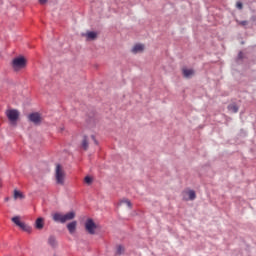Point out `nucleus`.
Masks as SVG:
<instances>
[{
    "label": "nucleus",
    "instance_id": "2eb2a0df",
    "mask_svg": "<svg viewBox=\"0 0 256 256\" xmlns=\"http://www.w3.org/2000/svg\"><path fill=\"white\" fill-rule=\"evenodd\" d=\"M187 195H188L189 201H195L197 197L196 192L194 190L187 191Z\"/></svg>",
    "mask_w": 256,
    "mask_h": 256
},
{
    "label": "nucleus",
    "instance_id": "a211bd4d",
    "mask_svg": "<svg viewBox=\"0 0 256 256\" xmlns=\"http://www.w3.org/2000/svg\"><path fill=\"white\" fill-rule=\"evenodd\" d=\"M86 37L88 40H95L97 38L96 32H87Z\"/></svg>",
    "mask_w": 256,
    "mask_h": 256
},
{
    "label": "nucleus",
    "instance_id": "1a4fd4ad",
    "mask_svg": "<svg viewBox=\"0 0 256 256\" xmlns=\"http://www.w3.org/2000/svg\"><path fill=\"white\" fill-rule=\"evenodd\" d=\"M44 228V218L39 217L35 221V229H43Z\"/></svg>",
    "mask_w": 256,
    "mask_h": 256
},
{
    "label": "nucleus",
    "instance_id": "39448f33",
    "mask_svg": "<svg viewBox=\"0 0 256 256\" xmlns=\"http://www.w3.org/2000/svg\"><path fill=\"white\" fill-rule=\"evenodd\" d=\"M85 229H86L87 233H89V235H95L97 225H96V223L94 222L93 219H87L86 220Z\"/></svg>",
    "mask_w": 256,
    "mask_h": 256
},
{
    "label": "nucleus",
    "instance_id": "9b49d317",
    "mask_svg": "<svg viewBox=\"0 0 256 256\" xmlns=\"http://www.w3.org/2000/svg\"><path fill=\"white\" fill-rule=\"evenodd\" d=\"M125 251H126V249H125L124 246L118 245V246L116 247L115 256H122V255L125 254Z\"/></svg>",
    "mask_w": 256,
    "mask_h": 256
},
{
    "label": "nucleus",
    "instance_id": "bb28decb",
    "mask_svg": "<svg viewBox=\"0 0 256 256\" xmlns=\"http://www.w3.org/2000/svg\"><path fill=\"white\" fill-rule=\"evenodd\" d=\"M4 201H5V202L10 201V198H9V197H6V198H4Z\"/></svg>",
    "mask_w": 256,
    "mask_h": 256
},
{
    "label": "nucleus",
    "instance_id": "6ab92c4d",
    "mask_svg": "<svg viewBox=\"0 0 256 256\" xmlns=\"http://www.w3.org/2000/svg\"><path fill=\"white\" fill-rule=\"evenodd\" d=\"M12 223H14L15 225H17V227L21 226V221H20V217L19 216H14L13 218H11Z\"/></svg>",
    "mask_w": 256,
    "mask_h": 256
},
{
    "label": "nucleus",
    "instance_id": "393cba45",
    "mask_svg": "<svg viewBox=\"0 0 256 256\" xmlns=\"http://www.w3.org/2000/svg\"><path fill=\"white\" fill-rule=\"evenodd\" d=\"M47 1H48V0H39V3H40V4H45V3H47Z\"/></svg>",
    "mask_w": 256,
    "mask_h": 256
},
{
    "label": "nucleus",
    "instance_id": "a878e982",
    "mask_svg": "<svg viewBox=\"0 0 256 256\" xmlns=\"http://www.w3.org/2000/svg\"><path fill=\"white\" fill-rule=\"evenodd\" d=\"M239 59L243 58V53L240 52L239 55H238Z\"/></svg>",
    "mask_w": 256,
    "mask_h": 256
},
{
    "label": "nucleus",
    "instance_id": "aec40b11",
    "mask_svg": "<svg viewBox=\"0 0 256 256\" xmlns=\"http://www.w3.org/2000/svg\"><path fill=\"white\" fill-rule=\"evenodd\" d=\"M122 203H124L125 205H127V207H128L129 209L132 208V203H131L130 200H127V199L122 200V201L120 202V204L122 205Z\"/></svg>",
    "mask_w": 256,
    "mask_h": 256
},
{
    "label": "nucleus",
    "instance_id": "f3484780",
    "mask_svg": "<svg viewBox=\"0 0 256 256\" xmlns=\"http://www.w3.org/2000/svg\"><path fill=\"white\" fill-rule=\"evenodd\" d=\"M228 110L233 113H237L239 111V107L237 104H230L228 105Z\"/></svg>",
    "mask_w": 256,
    "mask_h": 256
},
{
    "label": "nucleus",
    "instance_id": "4468645a",
    "mask_svg": "<svg viewBox=\"0 0 256 256\" xmlns=\"http://www.w3.org/2000/svg\"><path fill=\"white\" fill-rule=\"evenodd\" d=\"M144 50V45L142 44H136L133 48H132V52L133 53H139L141 51Z\"/></svg>",
    "mask_w": 256,
    "mask_h": 256
},
{
    "label": "nucleus",
    "instance_id": "20e7f679",
    "mask_svg": "<svg viewBox=\"0 0 256 256\" xmlns=\"http://www.w3.org/2000/svg\"><path fill=\"white\" fill-rule=\"evenodd\" d=\"M26 59L24 57H16L12 60L11 66L14 71H19L26 67Z\"/></svg>",
    "mask_w": 256,
    "mask_h": 256
},
{
    "label": "nucleus",
    "instance_id": "423d86ee",
    "mask_svg": "<svg viewBox=\"0 0 256 256\" xmlns=\"http://www.w3.org/2000/svg\"><path fill=\"white\" fill-rule=\"evenodd\" d=\"M28 120L33 122L34 124H39L42 121L41 115L38 112L30 113L28 115Z\"/></svg>",
    "mask_w": 256,
    "mask_h": 256
},
{
    "label": "nucleus",
    "instance_id": "4be33fe9",
    "mask_svg": "<svg viewBox=\"0 0 256 256\" xmlns=\"http://www.w3.org/2000/svg\"><path fill=\"white\" fill-rule=\"evenodd\" d=\"M236 7H237L239 10H242V9H243V3H242V2H237V3H236Z\"/></svg>",
    "mask_w": 256,
    "mask_h": 256
},
{
    "label": "nucleus",
    "instance_id": "412c9836",
    "mask_svg": "<svg viewBox=\"0 0 256 256\" xmlns=\"http://www.w3.org/2000/svg\"><path fill=\"white\" fill-rule=\"evenodd\" d=\"M84 182L87 184V185H91V183L93 182V179L90 177V176H86L84 178Z\"/></svg>",
    "mask_w": 256,
    "mask_h": 256
},
{
    "label": "nucleus",
    "instance_id": "5701e85b",
    "mask_svg": "<svg viewBox=\"0 0 256 256\" xmlns=\"http://www.w3.org/2000/svg\"><path fill=\"white\" fill-rule=\"evenodd\" d=\"M91 139L93 140V142H94L96 145H98V141H97L95 135H91Z\"/></svg>",
    "mask_w": 256,
    "mask_h": 256
},
{
    "label": "nucleus",
    "instance_id": "dca6fc26",
    "mask_svg": "<svg viewBox=\"0 0 256 256\" xmlns=\"http://www.w3.org/2000/svg\"><path fill=\"white\" fill-rule=\"evenodd\" d=\"M48 244L51 247H56L57 246L56 237L55 236H50L49 239H48Z\"/></svg>",
    "mask_w": 256,
    "mask_h": 256
},
{
    "label": "nucleus",
    "instance_id": "b1692460",
    "mask_svg": "<svg viewBox=\"0 0 256 256\" xmlns=\"http://www.w3.org/2000/svg\"><path fill=\"white\" fill-rule=\"evenodd\" d=\"M240 24L243 26H246V25H248V21H241Z\"/></svg>",
    "mask_w": 256,
    "mask_h": 256
},
{
    "label": "nucleus",
    "instance_id": "7ed1b4c3",
    "mask_svg": "<svg viewBox=\"0 0 256 256\" xmlns=\"http://www.w3.org/2000/svg\"><path fill=\"white\" fill-rule=\"evenodd\" d=\"M6 117L8 118L11 125H17V122L20 117V112L17 109H9L5 112Z\"/></svg>",
    "mask_w": 256,
    "mask_h": 256
},
{
    "label": "nucleus",
    "instance_id": "6e6552de",
    "mask_svg": "<svg viewBox=\"0 0 256 256\" xmlns=\"http://www.w3.org/2000/svg\"><path fill=\"white\" fill-rule=\"evenodd\" d=\"M19 228L22 231H25V233H32L33 228L30 225H27L26 223L22 222L19 226Z\"/></svg>",
    "mask_w": 256,
    "mask_h": 256
},
{
    "label": "nucleus",
    "instance_id": "ddd939ff",
    "mask_svg": "<svg viewBox=\"0 0 256 256\" xmlns=\"http://www.w3.org/2000/svg\"><path fill=\"white\" fill-rule=\"evenodd\" d=\"M13 198H14L15 200H17V199H25V196H24V194H23L22 192H20V191H18V190H14V192H13Z\"/></svg>",
    "mask_w": 256,
    "mask_h": 256
},
{
    "label": "nucleus",
    "instance_id": "f03ea898",
    "mask_svg": "<svg viewBox=\"0 0 256 256\" xmlns=\"http://www.w3.org/2000/svg\"><path fill=\"white\" fill-rule=\"evenodd\" d=\"M55 179L57 185H64L65 183V172L61 164H56L55 168Z\"/></svg>",
    "mask_w": 256,
    "mask_h": 256
},
{
    "label": "nucleus",
    "instance_id": "9d476101",
    "mask_svg": "<svg viewBox=\"0 0 256 256\" xmlns=\"http://www.w3.org/2000/svg\"><path fill=\"white\" fill-rule=\"evenodd\" d=\"M195 74V71L193 69H183V76L185 78H191Z\"/></svg>",
    "mask_w": 256,
    "mask_h": 256
},
{
    "label": "nucleus",
    "instance_id": "f257e3e1",
    "mask_svg": "<svg viewBox=\"0 0 256 256\" xmlns=\"http://www.w3.org/2000/svg\"><path fill=\"white\" fill-rule=\"evenodd\" d=\"M76 217V213L74 211H70L66 214H63L61 212H56L54 214H52V220L54 221V223H67V221H73V219H75Z\"/></svg>",
    "mask_w": 256,
    "mask_h": 256
},
{
    "label": "nucleus",
    "instance_id": "f8f14e48",
    "mask_svg": "<svg viewBox=\"0 0 256 256\" xmlns=\"http://www.w3.org/2000/svg\"><path fill=\"white\" fill-rule=\"evenodd\" d=\"M81 146L83 149L87 150L89 148V139L88 136L84 135L82 139Z\"/></svg>",
    "mask_w": 256,
    "mask_h": 256
},
{
    "label": "nucleus",
    "instance_id": "0eeeda50",
    "mask_svg": "<svg viewBox=\"0 0 256 256\" xmlns=\"http://www.w3.org/2000/svg\"><path fill=\"white\" fill-rule=\"evenodd\" d=\"M76 229H77V221H72L67 224V230L69 231V233L71 235H73V233H75Z\"/></svg>",
    "mask_w": 256,
    "mask_h": 256
}]
</instances>
